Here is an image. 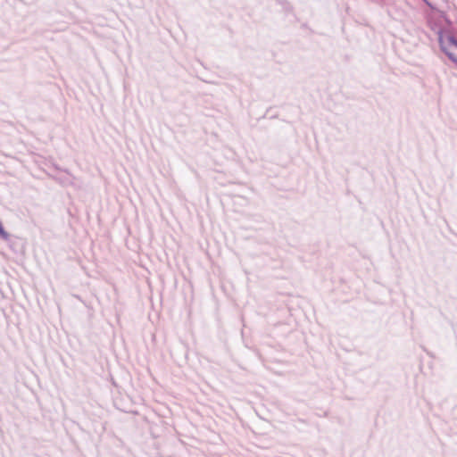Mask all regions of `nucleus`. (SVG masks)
I'll use <instances>...</instances> for the list:
<instances>
[{
    "label": "nucleus",
    "mask_w": 457,
    "mask_h": 457,
    "mask_svg": "<svg viewBox=\"0 0 457 457\" xmlns=\"http://www.w3.org/2000/svg\"><path fill=\"white\" fill-rule=\"evenodd\" d=\"M0 236H3V237L6 236V233H5L1 223H0Z\"/></svg>",
    "instance_id": "f03ea898"
},
{
    "label": "nucleus",
    "mask_w": 457,
    "mask_h": 457,
    "mask_svg": "<svg viewBox=\"0 0 457 457\" xmlns=\"http://www.w3.org/2000/svg\"><path fill=\"white\" fill-rule=\"evenodd\" d=\"M439 43L442 51L453 62H457V39L449 31L441 32L439 35Z\"/></svg>",
    "instance_id": "f257e3e1"
}]
</instances>
